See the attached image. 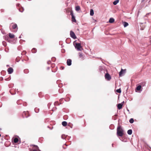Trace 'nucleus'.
I'll return each instance as SVG.
<instances>
[{"label":"nucleus","mask_w":151,"mask_h":151,"mask_svg":"<svg viewBox=\"0 0 151 151\" xmlns=\"http://www.w3.org/2000/svg\"><path fill=\"white\" fill-rule=\"evenodd\" d=\"M123 24L124 27H126L129 25L128 23L126 22H123Z\"/></svg>","instance_id":"nucleus-19"},{"label":"nucleus","mask_w":151,"mask_h":151,"mask_svg":"<svg viewBox=\"0 0 151 151\" xmlns=\"http://www.w3.org/2000/svg\"><path fill=\"white\" fill-rule=\"evenodd\" d=\"M65 145H66V146H67V145L66 144H65Z\"/></svg>","instance_id":"nucleus-36"},{"label":"nucleus","mask_w":151,"mask_h":151,"mask_svg":"<svg viewBox=\"0 0 151 151\" xmlns=\"http://www.w3.org/2000/svg\"><path fill=\"white\" fill-rule=\"evenodd\" d=\"M49 68H48V69H49Z\"/></svg>","instance_id":"nucleus-38"},{"label":"nucleus","mask_w":151,"mask_h":151,"mask_svg":"<svg viewBox=\"0 0 151 151\" xmlns=\"http://www.w3.org/2000/svg\"><path fill=\"white\" fill-rule=\"evenodd\" d=\"M22 115L23 116H24V117L26 118L29 116V114L28 111L24 112L23 113Z\"/></svg>","instance_id":"nucleus-6"},{"label":"nucleus","mask_w":151,"mask_h":151,"mask_svg":"<svg viewBox=\"0 0 151 151\" xmlns=\"http://www.w3.org/2000/svg\"><path fill=\"white\" fill-rule=\"evenodd\" d=\"M62 124L63 126L65 127L67 125V123L65 121H63L62 122Z\"/></svg>","instance_id":"nucleus-16"},{"label":"nucleus","mask_w":151,"mask_h":151,"mask_svg":"<svg viewBox=\"0 0 151 151\" xmlns=\"http://www.w3.org/2000/svg\"><path fill=\"white\" fill-rule=\"evenodd\" d=\"M122 105L121 104H119L117 105V107L119 109H121L122 108Z\"/></svg>","instance_id":"nucleus-13"},{"label":"nucleus","mask_w":151,"mask_h":151,"mask_svg":"<svg viewBox=\"0 0 151 151\" xmlns=\"http://www.w3.org/2000/svg\"><path fill=\"white\" fill-rule=\"evenodd\" d=\"M70 34L71 37L73 38V39H76V36L74 33L72 31H70Z\"/></svg>","instance_id":"nucleus-5"},{"label":"nucleus","mask_w":151,"mask_h":151,"mask_svg":"<svg viewBox=\"0 0 151 151\" xmlns=\"http://www.w3.org/2000/svg\"><path fill=\"white\" fill-rule=\"evenodd\" d=\"M32 52L33 53H36L37 51V50L36 48H33L32 50Z\"/></svg>","instance_id":"nucleus-17"},{"label":"nucleus","mask_w":151,"mask_h":151,"mask_svg":"<svg viewBox=\"0 0 151 151\" xmlns=\"http://www.w3.org/2000/svg\"><path fill=\"white\" fill-rule=\"evenodd\" d=\"M64 67L63 66H62L60 67V69L61 70H63L64 69Z\"/></svg>","instance_id":"nucleus-29"},{"label":"nucleus","mask_w":151,"mask_h":151,"mask_svg":"<svg viewBox=\"0 0 151 151\" xmlns=\"http://www.w3.org/2000/svg\"><path fill=\"white\" fill-rule=\"evenodd\" d=\"M70 14L72 17L71 19L72 22L75 23L76 22V20L75 18V17L73 15V12L72 11L70 12Z\"/></svg>","instance_id":"nucleus-4"},{"label":"nucleus","mask_w":151,"mask_h":151,"mask_svg":"<svg viewBox=\"0 0 151 151\" xmlns=\"http://www.w3.org/2000/svg\"><path fill=\"white\" fill-rule=\"evenodd\" d=\"M19 9L20 12H22L24 11L23 9L22 8H21L20 9L19 8Z\"/></svg>","instance_id":"nucleus-28"},{"label":"nucleus","mask_w":151,"mask_h":151,"mask_svg":"<svg viewBox=\"0 0 151 151\" xmlns=\"http://www.w3.org/2000/svg\"><path fill=\"white\" fill-rule=\"evenodd\" d=\"M119 2V0H115L113 2V4L114 5H116Z\"/></svg>","instance_id":"nucleus-23"},{"label":"nucleus","mask_w":151,"mask_h":151,"mask_svg":"<svg viewBox=\"0 0 151 151\" xmlns=\"http://www.w3.org/2000/svg\"><path fill=\"white\" fill-rule=\"evenodd\" d=\"M114 21V19L113 18H110L109 19V22L110 23H113Z\"/></svg>","instance_id":"nucleus-14"},{"label":"nucleus","mask_w":151,"mask_h":151,"mask_svg":"<svg viewBox=\"0 0 151 151\" xmlns=\"http://www.w3.org/2000/svg\"><path fill=\"white\" fill-rule=\"evenodd\" d=\"M9 39L8 37H5V40L7 41H8Z\"/></svg>","instance_id":"nucleus-30"},{"label":"nucleus","mask_w":151,"mask_h":151,"mask_svg":"<svg viewBox=\"0 0 151 151\" xmlns=\"http://www.w3.org/2000/svg\"><path fill=\"white\" fill-rule=\"evenodd\" d=\"M90 14L91 16H93L94 14V12L92 9L90 10Z\"/></svg>","instance_id":"nucleus-22"},{"label":"nucleus","mask_w":151,"mask_h":151,"mask_svg":"<svg viewBox=\"0 0 151 151\" xmlns=\"http://www.w3.org/2000/svg\"><path fill=\"white\" fill-rule=\"evenodd\" d=\"M71 60L70 59H68L67 60V63L68 65L70 66L71 65Z\"/></svg>","instance_id":"nucleus-9"},{"label":"nucleus","mask_w":151,"mask_h":151,"mask_svg":"<svg viewBox=\"0 0 151 151\" xmlns=\"http://www.w3.org/2000/svg\"><path fill=\"white\" fill-rule=\"evenodd\" d=\"M32 151H39V150H33Z\"/></svg>","instance_id":"nucleus-34"},{"label":"nucleus","mask_w":151,"mask_h":151,"mask_svg":"<svg viewBox=\"0 0 151 151\" xmlns=\"http://www.w3.org/2000/svg\"><path fill=\"white\" fill-rule=\"evenodd\" d=\"M132 133V129H129L127 131V133L129 135L131 134Z\"/></svg>","instance_id":"nucleus-21"},{"label":"nucleus","mask_w":151,"mask_h":151,"mask_svg":"<svg viewBox=\"0 0 151 151\" xmlns=\"http://www.w3.org/2000/svg\"><path fill=\"white\" fill-rule=\"evenodd\" d=\"M31 146H32L33 150H39V151H40L39 148L38 147L35 145H30Z\"/></svg>","instance_id":"nucleus-7"},{"label":"nucleus","mask_w":151,"mask_h":151,"mask_svg":"<svg viewBox=\"0 0 151 151\" xmlns=\"http://www.w3.org/2000/svg\"><path fill=\"white\" fill-rule=\"evenodd\" d=\"M1 135L0 134V137H1Z\"/></svg>","instance_id":"nucleus-37"},{"label":"nucleus","mask_w":151,"mask_h":151,"mask_svg":"<svg viewBox=\"0 0 151 151\" xmlns=\"http://www.w3.org/2000/svg\"><path fill=\"white\" fill-rule=\"evenodd\" d=\"M116 92L119 93H121V88H119V89H117L116 90Z\"/></svg>","instance_id":"nucleus-26"},{"label":"nucleus","mask_w":151,"mask_h":151,"mask_svg":"<svg viewBox=\"0 0 151 151\" xmlns=\"http://www.w3.org/2000/svg\"><path fill=\"white\" fill-rule=\"evenodd\" d=\"M117 134L118 136L122 137L124 134V131L121 126L119 125L117 128Z\"/></svg>","instance_id":"nucleus-1"},{"label":"nucleus","mask_w":151,"mask_h":151,"mask_svg":"<svg viewBox=\"0 0 151 151\" xmlns=\"http://www.w3.org/2000/svg\"><path fill=\"white\" fill-rule=\"evenodd\" d=\"M75 9L76 11H79L80 10V9H81L80 7L79 6H77L76 7Z\"/></svg>","instance_id":"nucleus-15"},{"label":"nucleus","mask_w":151,"mask_h":151,"mask_svg":"<svg viewBox=\"0 0 151 151\" xmlns=\"http://www.w3.org/2000/svg\"><path fill=\"white\" fill-rule=\"evenodd\" d=\"M29 71L28 69H25L24 70V72L25 73H27Z\"/></svg>","instance_id":"nucleus-25"},{"label":"nucleus","mask_w":151,"mask_h":151,"mask_svg":"<svg viewBox=\"0 0 151 151\" xmlns=\"http://www.w3.org/2000/svg\"><path fill=\"white\" fill-rule=\"evenodd\" d=\"M9 36L11 38H13L15 37V35L11 33H9Z\"/></svg>","instance_id":"nucleus-12"},{"label":"nucleus","mask_w":151,"mask_h":151,"mask_svg":"<svg viewBox=\"0 0 151 151\" xmlns=\"http://www.w3.org/2000/svg\"><path fill=\"white\" fill-rule=\"evenodd\" d=\"M7 71L9 74H10L13 72V69L12 68L10 67L8 68Z\"/></svg>","instance_id":"nucleus-8"},{"label":"nucleus","mask_w":151,"mask_h":151,"mask_svg":"<svg viewBox=\"0 0 151 151\" xmlns=\"http://www.w3.org/2000/svg\"><path fill=\"white\" fill-rule=\"evenodd\" d=\"M16 5L17 6H20V4H17Z\"/></svg>","instance_id":"nucleus-32"},{"label":"nucleus","mask_w":151,"mask_h":151,"mask_svg":"<svg viewBox=\"0 0 151 151\" xmlns=\"http://www.w3.org/2000/svg\"><path fill=\"white\" fill-rule=\"evenodd\" d=\"M70 124H71L70 123H69L68 124V125L70 126L71 127V128H72V127L70 126Z\"/></svg>","instance_id":"nucleus-33"},{"label":"nucleus","mask_w":151,"mask_h":151,"mask_svg":"<svg viewBox=\"0 0 151 151\" xmlns=\"http://www.w3.org/2000/svg\"><path fill=\"white\" fill-rule=\"evenodd\" d=\"M75 48L77 49V50L78 51H81V49H82V47L81 45V44L80 43H76L75 45Z\"/></svg>","instance_id":"nucleus-2"},{"label":"nucleus","mask_w":151,"mask_h":151,"mask_svg":"<svg viewBox=\"0 0 151 151\" xmlns=\"http://www.w3.org/2000/svg\"><path fill=\"white\" fill-rule=\"evenodd\" d=\"M5 43V42H4V41H3V45H4V43Z\"/></svg>","instance_id":"nucleus-35"},{"label":"nucleus","mask_w":151,"mask_h":151,"mask_svg":"<svg viewBox=\"0 0 151 151\" xmlns=\"http://www.w3.org/2000/svg\"><path fill=\"white\" fill-rule=\"evenodd\" d=\"M126 69L123 70L122 69L119 72V76H122V74L123 73L124 71H125Z\"/></svg>","instance_id":"nucleus-10"},{"label":"nucleus","mask_w":151,"mask_h":151,"mask_svg":"<svg viewBox=\"0 0 151 151\" xmlns=\"http://www.w3.org/2000/svg\"><path fill=\"white\" fill-rule=\"evenodd\" d=\"M12 24H13V25L12 26V28L13 29H15L16 28L17 29V26L16 24H13L12 23Z\"/></svg>","instance_id":"nucleus-11"},{"label":"nucleus","mask_w":151,"mask_h":151,"mask_svg":"<svg viewBox=\"0 0 151 151\" xmlns=\"http://www.w3.org/2000/svg\"><path fill=\"white\" fill-rule=\"evenodd\" d=\"M141 87H142V86L141 85H139V86H138L136 88V90L138 91H139L140 90V89L141 88Z\"/></svg>","instance_id":"nucleus-18"},{"label":"nucleus","mask_w":151,"mask_h":151,"mask_svg":"<svg viewBox=\"0 0 151 151\" xmlns=\"http://www.w3.org/2000/svg\"><path fill=\"white\" fill-rule=\"evenodd\" d=\"M129 122L131 123H132L134 122V120L133 119L131 118L130 119Z\"/></svg>","instance_id":"nucleus-24"},{"label":"nucleus","mask_w":151,"mask_h":151,"mask_svg":"<svg viewBox=\"0 0 151 151\" xmlns=\"http://www.w3.org/2000/svg\"><path fill=\"white\" fill-rule=\"evenodd\" d=\"M18 141H19L18 139L16 137L14 139V143H17L18 142Z\"/></svg>","instance_id":"nucleus-20"},{"label":"nucleus","mask_w":151,"mask_h":151,"mask_svg":"<svg viewBox=\"0 0 151 151\" xmlns=\"http://www.w3.org/2000/svg\"><path fill=\"white\" fill-rule=\"evenodd\" d=\"M79 56L80 58H83V55H82V53H79Z\"/></svg>","instance_id":"nucleus-27"},{"label":"nucleus","mask_w":151,"mask_h":151,"mask_svg":"<svg viewBox=\"0 0 151 151\" xmlns=\"http://www.w3.org/2000/svg\"><path fill=\"white\" fill-rule=\"evenodd\" d=\"M105 78L107 81H109L111 79V77L108 73H106L105 75Z\"/></svg>","instance_id":"nucleus-3"},{"label":"nucleus","mask_w":151,"mask_h":151,"mask_svg":"<svg viewBox=\"0 0 151 151\" xmlns=\"http://www.w3.org/2000/svg\"><path fill=\"white\" fill-rule=\"evenodd\" d=\"M52 60H53V61H55V58L53 57L52 58Z\"/></svg>","instance_id":"nucleus-31"}]
</instances>
